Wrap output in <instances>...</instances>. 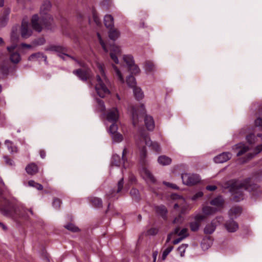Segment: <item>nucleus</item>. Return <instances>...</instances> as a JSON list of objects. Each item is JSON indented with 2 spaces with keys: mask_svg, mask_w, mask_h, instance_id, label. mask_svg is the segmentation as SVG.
<instances>
[{
  "mask_svg": "<svg viewBox=\"0 0 262 262\" xmlns=\"http://www.w3.org/2000/svg\"><path fill=\"white\" fill-rule=\"evenodd\" d=\"M0 212L4 216L10 217L15 222H18L21 219H28L26 210L14 200L4 198L0 205Z\"/></svg>",
  "mask_w": 262,
  "mask_h": 262,
  "instance_id": "obj_1",
  "label": "nucleus"
},
{
  "mask_svg": "<svg viewBox=\"0 0 262 262\" xmlns=\"http://www.w3.org/2000/svg\"><path fill=\"white\" fill-rule=\"evenodd\" d=\"M32 28L38 33L42 30V26L48 30H53L56 28L54 18L51 14L42 15L39 17L38 14H34L31 18Z\"/></svg>",
  "mask_w": 262,
  "mask_h": 262,
  "instance_id": "obj_2",
  "label": "nucleus"
},
{
  "mask_svg": "<svg viewBox=\"0 0 262 262\" xmlns=\"http://www.w3.org/2000/svg\"><path fill=\"white\" fill-rule=\"evenodd\" d=\"M249 179H245L243 182L236 180H232L229 182L228 188L231 193L232 197L231 200L235 202H239L244 199L245 195L243 189L245 190L247 183H248Z\"/></svg>",
  "mask_w": 262,
  "mask_h": 262,
  "instance_id": "obj_3",
  "label": "nucleus"
},
{
  "mask_svg": "<svg viewBox=\"0 0 262 262\" xmlns=\"http://www.w3.org/2000/svg\"><path fill=\"white\" fill-rule=\"evenodd\" d=\"M130 113L133 124L134 126L136 125L139 121V117L140 116H144V122L146 128L150 131L153 130L155 128V122L153 118L146 114V110L143 104L140 105V112L139 115L138 111L135 106H130Z\"/></svg>",
  "mask_w": 262,
  "mask_h": 262,
  "instance_id": "obj_4",
  "label": "nucleus"
},
{
  "mask_svg": "<svg viewBox=\"0 0 262 262\" xmlns=\"http://www.w3.org/2000/svg\"><path fill=\"white\" fill-rule=\"evenodd\" d=\"M245 190H247L250 193L251 198L254 201L262 198V188L256 184L249 185L248 183H247Z\"/></svg>",
  "mask_w": 262,
  "mask_h": 262,
  "instance_id": "obj_5",
  "label": "nucleus"
},
{
  "mask_svg": "<svg viewBox=\"0 0 262 262\" xmlns=\"http://www.w3.org/2000/svg\"><path fill=\"white\" fill-rule=\"evenodd\" d=\"M181 178L183 183L187 186H193L199 183L201 181L200 176L197 174L184 173L182 174Z\"/></svg>",
  "mask_w": 262,
  "mask_h": 262,
  "instance_id": "obj_6",
  "label": "nucleus"
},
{
  "mask_svg": "<svg viewBox=\"0 0 262 262\" xmlns=\"http://www.w3.org/2000/svg\"><path fill=\"white\" fill-rule=\"evenodd\" d=\"M98 83L95 85V90L98 95L101 98H104L106 94L110 93V90L103 83L100 76L99 75L96 76Z\"/></svg>",
  "mask_w": 262,
  "mask_h": 262,
  "instance_id": "obj_7",
  "label": "nucleus"
},
{
  "mask_svg": "<svg viewBox=\"0 0 262 262\" xmlns=\"http://www.w3.org/2000/svg\"><path fill=\"white\" fill-rule=\"evenodd\" d=\"M205 219V216L204 215L200 214L196 215L189 223L190 230L192 232H197L199 231L202 223Z\"/></svg>",
  "mask_w": 262,
  "mask_h": 262,
  "instance_id": "obj_8",
  "label": "nucleus"
},
{
  "mask_svg": "<svg viewBox=\"0 0 262 262\" xmlns=\"http://www.w3.org/2000/svg\"><path fill=\"white\" fill-rule=\"evenodd\" d=\"M91 70L90 68L84 69H78L73 71V74L76 75L80 80L85 82L89 80L91 77Z\"/></svg>",
  "mask_w": 262,
  "mask_h": 262,
  "instance_id": "obj_9",
  "label": "nucleus"
},
{
  "mask_svg": "<svg viewBox=\"0 0 262 262\" xmlns=\"http://www.w3.org/2000/svg\"><path fill=\"white\" fill-rule=\"evenodd\" d=\"M125 152L126 149L124 148L122 151V158L116 154H113L111 159L110 166L120 167L122 163L124 164L125 161H127V158L124 157Z\"/></svg>",
  "mask_w": 262,
  "mask_h": 262,
  "instance_id": "obj_10",
  "label": "nucleus"
},
{
  "mask_svg": "<svg viewBox=\"0 0 262 262\" xmlns=\"http://www.w3.org/2000/svg\"><path fill=\"white\" fill-rule=\"evenodd\" d=\"M106 120L110 122H117L119 118V111L117 107L108 110L106 114Z\"/></svg>",
  "mask_w": 262,
  "mask_h": 262,
  "instance_id": "obj_11",
  "label": "nucleus"
},
{
  "mask_svg": "<svg viewBox=\"0 0 262 262\" xmlns=\"http://www.w3.org/2000/svg\"><path fill=\"white\" fill-rule=\"evenodd\" d=\"M224 226L227 231L230 233L236 232L239 228L238 223L234 220L233 217H230L229 220L225 223Z\"/></svg>",
  "mask_w": 262,
  "mask_h": 262,
  "instance_id": "obj_12",
  "label": "nucleus"
},
{
  "mask_svg": "<svg viewBox=\"0 0 262 262\" xmlns=\"http://www.w3.org/2000/svg\"><path fill=\"white\" fill-rule=\"evenodd\" d=\"M19 30L20 31L21 36L23 38L27 39L32 34V31L29 29L28 22L23 21Z\"/></svg>",
  "mask_w": 262,
  "mask_h": 262,
  "instance_id": "obj_13",
  "label": "nucleus"
},
{
  "mask_svg": "<svg viewBox=\"0 0 262 262\" xmlns=\"http://www.w3.org/2000/svg\"><path fill=\"white\" fill-rule=\"evenodd\" d=\"M45 51L55 52L57 53V55L61 54L65 55L66 52H68V49L62 46L52 45L47 47Z\"/></svg>",
  "mask_w": 262,
  "mask_h": 262,
  "instance_id": "obj_14",
  "label": "nucleus"
},
{
  "mask_svg": "<svg viewBox=\"0 0 262 262\" xmlns=\"http://www.w3.org/2000/svg\"><path fill=\"white\" fill-rule=\"evenodd\" d=\"M232 154L230 152H223L214 158L216 163H223L227 162L231 158Z\"/></svg>",
  "mask_w": 262,
  "mask_h": 262,
  "instance_id": "obj_15",
  "label": "nucleus"
},
{
  "mask_svg": "<svg viewBox=\"0 0 262 262\" xmlns=\"http://www.w3.org/2000/svg\"><path fill=\"white\" fill-rule=\"evenodd\" d=\"M124 186V179L122 178L117 183V189L115 190L114 189H112L106 194V196L108 199H111L114 197L116 193H118L122 190Z\"/></svg>",
  "mask_w": 262,
  "mask_h": 262,
  "instance_id": "obj_16",
  "label": "nucleus"
},
{
  "mask_svg": "<svg viewBox=\"0 0 262 262\" xmlns=\"http://www.w3.org/2000/svg\"><path fill=\"white\" fill-rule=\"evenodd\" d=\"M10 9L6 8L3 14L0 16V28H4L6 26L9 20V14Z\"/></svg>",
  "mask_w": 262,
  "mask_h": 262,
  "instance_id": "obj_17",
  "label": "nucleus"
},
{
  "mask_svg": "<svg viewBox=\"0 0 262 262\" xmlns=\"http://www.w3.org/2000/svg\"><path fill=\"white\" fill-rule=\"evenodd\" d=\"M156 213L160 216L164 220L167 219L168 210L164 205L156 206L155 207Z\"/></svg>",
  "mask_w": 262,
  "mask_h": 262,
  "instance_id": "obj_18",
  "label": "nucleus"
},
{
  "mask_svg": "<svg viewBox=\"0 0 262 262\" xmlns=\"http://www.w3.org/2000/svg\"><path fill=\"white\" fill-rule=\"evenodd\" d=\"M233 149L236 152V156L239 157L246 152L249 147L243 143H239L234 145Z\"/></svg>",
  "mask_w": 262,
  "mask_h": 262,
  "instance_id": "obj_19",
  "label": "nucleus"
},
{
  "mask_svg": "<svg viewBox=\"0 0 262 262\" xmlns=\"http://www.w3.org/2000/svg\"><path fill=\"white\" fill-rule=\"evenodd\" d=\"M19 29L20 27L18 24H16L12 27L11 32V40L12 41L16 42L18 41Z\"/></svg>",
  "mask_w": 262,
  "mask_h": 262,
  "instance_id": "obj_20",
  "label": "nucleus"
},
{
  "mask_svg": "<svg viewBox=\"0 0 262 262\" xmlns=\"http://www.w3.org/2000/svg\"><path fill=\"white\" fill-rule=\"evenodd\" d=\"M242 207L241 206H233L228 211L229 216L230 218L233 217V219H236L238 215L242 213Z\"/></svg>",
  "mask_w": 262,
  "mask_h": 262,
  "instance_id": "obj_21",
  "label": "nucleus"
},
{
  "mask_svg": "<svg viewBox=\"0 0 262 262\" xmlns=\"http://www.w3.org/2000/svg\"><path fill=\"white\" fill-rule=\"evenodd\" d=\"M52 4L49 1H45L41 5L40 8V15L49 14V11L50 10Z\"/></svg>",
  "mask_w": 262,
  "mask_h": 262,
  "instance_id": "obj_22",
  "label": "nucleus"
},
{
  "mask_svg": "<svg viewBox=\"0 0 262 262\" xmlns=\"http://www.w3.org/2000/svg\"><path fill=\"white\" fill-rule=\"evenodd\" d=\"M40 58H43V61L46 64H48L47 56L42 52H36L32 54L28 57V60H33L34 59H39Z\"/></svg>",
  "mask_w": 262,
  "mask_h": 262,
  "instance_id": "obj_23",
  "label": "nucleus"
},
{
  "mask_svg": "<svg viewBox=\"0 0 262 262\" xmlns=\"http://www.w3.org/2000/svg\"><path fill=\"white\" fill-rule=\"evenodd\" d=\"M217 225L215 220H212L210 224H207L204 229V232L206 234H211L215 230Z\"/></svg>",
  "mask_w": 262,
  "mask_h": 262,
  "instance_id": "obj_24",
  "label": "nucleus"
},
{
  "mask_svg": "<svg viewBox=\"0 0 262 262\" xmlns=\"http://www.w3.org/2000/svg\"><path fill=\"white\" fill-rule=\"evenodd\" d=\"M26 172L30 175H34L38 172V167L34 163H31L26 167Z\"/></svg>",
  "mask_w": 262,
  "mask_h": 262,
  "instance_id": "obj_25",
  "label": "nucleus"
},
{
  "mask_svg": "<svg viewBox=\"0 0 262 262\" xmlns=\"http://www.w3.org/2000/svg\"><path fill=\"white\" fill-rule=\"evenodd\" d=\"M109 29L108 37L110 39L115 41L120 37V32L118 30L114 28Z\"/></svg>",
  "mask_w": 262,
  "mask_h": 262,
  "instance_id": "obj_26",
  "label": "nucleus"
},
{
  "mask_svg": "<svg viewBox=\"0 0 262 262\" xmlns=\"http://www.w3.org/2000/svg\"><path fill=\"white\" fill-rule=\"evenodd\" d=\"M171 162V159L165 155L160 156L158 158V162L162 166L169 165Z\"/></svg>",
  "mask_w": 262,
  "mask_h": 262,
  "instance_id": "obj_27",
  "label": "nucleus"
},
{
  "mask_svg": "<svg viewBox=\"0 0 262 262\" xmlns=\"http://www.w3.org/2000/svg\"><path fill=\"white\" fill-rule=\"evenodd\" d=\"M104 24L106 28L111 29L114 27V18L111 15L107 14L104 17Z\"/></svg>",
  "mask_w": 262,
  "mask_h": 262,
  "instance_id": "obj_28",
  "label": "nucleus"
},
{
  "mask_svg": "<svg viewBox=\"0 0 262 262\" xmlns=\"http://www.w3.org/2000/svg\"><path fill=\"white\" fill-rule=\"evenodd\" d=\"M155 68V66L152 61L147 60L145 62L144 69L147 74L154 72Z\"/></svg>",
  "mask_w": 262,
  "mask_h": 262,
  "instance_id": "obj_29",
  "label": "nucleus"
},
{
  "mask_svg": "<svg viewBox=\"0 0 262 262\" xmlns=\"http://www.w3.org/2000/svg\"><path fill=\"white\" fill-rule=\"evenodd\" d=\"M133 92L136 100L139 101L143 98L144 93L140 88L137 86L133 88Z\"/></svg>",
  "mask_w": 262,
  "mask_h": 262,
  "instance_id": "obj_30",
  "label": "nucleus"
},
{
  "mask_svg": "<svg viewBox=\"0 0 262 262\" xmlns=\"http://www.w3.org/2000/svg\"><path fill=\"white\" fill-rule=\"evenodd\" d=\"M224 200L221 196H217L210 201V204L218 207H222L224 205Z\"/></svg>",
  "mask_w": 262,
  "mask_h": 262,
  "instance_id": "obj_31",
  "label": "nucleus"
},
{
  "mask_svg": "<svg viewBox=\"0 0 262 262\" xmlns=\"http://www.w3.org/2000/svg\"><path fill=\"white\" fill-rule=\"evenodd\" d=\"M9 58L10 61L15 64L18 63L21 60L20 55L19 53L17 52L11 53Z\"/></svg>",
  "mask_w": 262,
  "mask_h": 262,
  "instance_id": "obj_32",
  "label": "nucleus"
},
{
  "mask_svg": "<svg viewBox=\"0 0 262 262\" xmlns=\"http://www.w3.org/2000/svg\"><path fill=\"white\" fill-rule=\"evenodd\" d=\"M217 211L216 208L211 206H205L203 208V213L207 215L215 214Z\"/></svg>",
  "mask_w": 262,
  "mask_h": 262,
  "instance_id": "obj_33",
  "label": "nucleus"
},
{
  "mask_svg": "<svg viewBox=\"0 0 262 262\" xmlns=\"http://www.w3.org/2000/svg\"><path fill=\"white\" fill-rule=\"evenodd\" d=\"M5 144L11 153L17 152L18 151L17 147L14 145L13 142L9 140L5 141Z\"/></svg>",
  "mask_w": 262,
  "mask_h": 262,
  "instance_id": "obj_34",
  "label": "nucleus"
},
{
  "mask_svg": "<svg viewBox=\"0 0 262 262\" xmlns=\"http://www.w3.org/2000/svg\"><path fill=\"white\" fill-rule=\"evenodd\" d=\"M262 151V144L257 146L255 148V152L254 153H248L246 155V160L244 161V162H247L251 159H252L256 154L259 153Z\"/></svg>",
  "mask_w": 262,
  "mask_h": 262,
  "instance_id": "obj_35",
  "label": "nucleus"
},
{
  "mask_svg": "<svg viewBox=\"0 0 262 262\" xmlns=\"http://www.w3.org/2000/svg\"><path fill=\"white\" fill-rule=\"evenodd\" d=\"M126 82L127 85L130 88L136 86V81L135 77L132 75H129L126 77Z\"/></svg>",
  "mask_w": 262,
  "mask_h": 262,
  "instance_id": "obj_36",
  "label": "nucleus"
},
{
  "mask_svg": "<svg viewBox=\"0 0 262 262\" xmlns=\"http://www.w3.org/2000/svg\"><path fill=\"white\" fill-rule=\"evenodd\" d=\"M91 202L92 205L96 208H100L102 207V201L101 199L99 198H93L91 200Z\"/></svg>",
  "mask_w": 262,
  "mask_h": 262,
  "instance_id": "obj_37",
  "label": "nucleus"
},
{
  "mask_svg": "<svg viewBox=\"0 0 262 262\" xmlns=\"http://www.w3.org/2000/svg\"><path fill=\"white\" fill-rule=\"evenodd\" d=\"M127 69L130 72V75H136L137 74H139L141 72V70L139 67L135 63L132 65V66L128 67Z\"/></svg>",
  "mask_w": 262,
  "mask_h": 262,
  "instance_id": "obj_38",
  "label": "nucleus"
},
{
  "mask_svg": "<svg viewBox=\"0 0 262 262\" xmlns=\"http://www.w3.org/2000/svg\"><path fill=\"white\" fill-rule=\"evenodd\" d=\"M123 60L126 63L127 68L135 63L133 56L131 55H126L123 56Z\"/></svg>",
  "mask_w": 262,
  "mask_h": 262,
  "instance_id": "obj_39",
  "label": "nucleus"
},
{
  "mask_svg": "<svg viewBox=\"0 0 262 262\" xmlns=\"http://www.w3.org/2000/svg\"><path fill=\"white\" fill-rule=\"evenodd\" d=\"M46 42V39L43 37H38L32 41V45L34 47L43 45Z\"/></svg>",
  "mask_w": 262,
  "mask_h": 262,
  "instance_id": "obj_40",
  "label": "nucleus"
},
{
  "mask_svg": "<svg viewBox=\"0 0 262 262\" xmlns=\"http://www.w3.org/2000/svg\"><path fill=\"white\" fill-rule=\"evenodd\" d=\"M64 227L72 232H78L80 231V229L78 227L70 223L64 225Z\"/></svg>",
  "mask_w": 262,
  "mask_h": 262,
  "instance_id": "obj_41",
  "label": "nucleus"
},
{
  "mask_svg": "<svg viewBox=\"0 0 262 262\" xmlns=\"http://www.w3.org/2000/svg\"><path fill=\"white\" fill-rule=\"evenodd\" d=\"M147 156V149L146 146H143L140 149V158L141 162L144 163Z\"/></svg>",
  "mask_w": 262,
  "mask_h": 262,
  "instance_id": "obj_42",
  "label": "nucleus"
},
{
  "mask_svg": "<svg viewBox=\"0 0 262 262\" xmlns=\"http://www.w3.org/2000/svg\"><path fill=\"white\" fill-rule=\"evenodd\" d=\"M130 194L136 201H139L140 199L139 190L135 188H133L130 190Z\"/></svg>",
  "mask_w": 262,
  "mask_h": 262,
  "instance_id": "obj_43",
  "label": "nucleus"
},
{
  "mask_svg": "<svg viewBox=\"0 0 262 262\" xmlns=\"http://www.w3.org/2000/svg\"><path fill=\"white\" fill-rule=\"evenodd\" d=\"M0 73L4 76H8L9 74V67L5 64H1L0 66Z\"/></svg>",
  "mask_w": 262,
  "mask_h": 262,
  "instance_id": "obj_44",
  "label": "nucleus"
},
{
  "mask_svg": "<svg viewBox=\"0 0 262 262\" xmlns=\"http://www.w3.org/2000/svg\"><path fill=\"white\" fill-rule=\"evenodd\" d=\"M112 140L114 142H120L123 140V137L118 132L114 133V134H111Z\"/></svg>",
  "mask_w": 262,
  "mask_h": 262,
  "instance_id": "obj_45",
  "label": "nucleus"
},
{
  "mask_svg": "<svg viewBox=\"0 0 262 262\" xmlns=\"http://www.w3.org/2000/svg\"><path fill=\"white\" fill-rule=\"evenodd\" d=\"M28 185L30 186L36 188L37 190H41L43 189V186L41 184L35 182L33 180H30L28 182Z\"/></svg>",
  "mask_w": 262,
  "mask_h": 262,
  "instance_id": "obj_46",
  "label": "nucleus"
},
{
  "mask_svg": "<svg viewBox=\"0 0 262 262\" xmlns=\"http://www.w3.org/2000/svg\"><path fill=\"white\" fill-rule=\"evenodd\" d=\"M116 122H112V124L109 127L108 131L110 134H114V133L118 132V128Z\"/></svg>",
  "mask_w": 262,
  "mask_h": 262,
  "instance_id": "obj_47",
  "label": "nucleus"
},
{
  "mask_svg": "<svg viewBox=\"0 0 262 262\" xmlns=\"http://www.w3.org/2000/svg\"><path fill=\"white\" fill-rule=\"evenodd\" d=\"M96 101L98 104L99 111L101 112H104L105 111V106L104 101L99 98H96Z\"/></svg>",
  "mask_w": 262,
  "mask_h": 262,
  "instance_id": "obj_48",
  "label": "nucleus"
},
{
  "mask_svg": "<svg viewBox=\"0 0 262 262\" xmlns=\"http://www.w3.org/2000/svg\"><path fill=\"white\" fill-rule=\"evenodd\" d=\"M111 48V52H113L116 54H121V50L119 46L115 45L114 43L113 44H110Z\"/></svg>",
  "mask_w": 262,
  "mask_h": 262,
  "instance_id": "obj_49",
  "label": "nucleus"
},
{
  "mask_svg": "<svg viewBox=\"0 0 262 262\" xmlns=\"http://www.w3.org/2000/svg\"><path fill=\"white\" fill-rule=\"evenodd\" d=\"M173 249V246H170L164 250V251L163 252L162 255V260H165L166 259L167 256L172 250Z\"/></svg>",
  "mask_w": 262,
  "mask_h": 262,
  "instance_id": "obj_50",
  "label": "nucleus"
},
{
  "mask_svg": "<svg viewBox=\"0 0 262 262\" xmlns=\"http://www.w3.org/2000/svg\"><path fill=\"white\" fill-rule=\"evenodd\" d=\"M62 203V202L60 199L55 198L53 199V201L52 203V205L53 207H54L56 209H59L61 206V204Z\"/></svg>",
  "mask_w": 262,
  "mask_h": 262,
  "instance_id": "obj_51",
  "label": "nucleus"
},
{
  "mask_svg": "<svg viewBox=\"0 0 262 262\" xmlns=\"http://www.w3.org/2000/svg\"><path fill=\"white\" fill-rule=\"evenodd\" d=\"M187 244H182L181 246H180L178 249L177 250L178 252H180L181 256H183L184 255V253L185 252V250L186 248L188 247Z\"/></svg>",
  "mask_w": 262,
  "mask_h": 262,
  "instance_id": "obj_52",
  "label": "nucleus"
},
{
  "mask_svg": "<svg viewBox=\"0 0 262 262\" xmlns=\"http://www.w3.org/2000/svg\"><path fill=\"white\" fill-rule=\"evenodd\" d=\"M159 232L158 229L157 228H151L147 231V234L148 235H156Z\"/></svg>",
  "mask_w": 262,
  "mask_h": 262,
  "instance_id": "obj_53",
  "label": "nucleus"
},
{
  "mask_svg": "<svg viewBox=\"0 0 262 262\" xmlns=\"http://www.w3.org/2000/svg\"><path fill=\"white\" fill-rule=\"evenodd\" d=\"M246 140L248 143L252 144L254 142L255 136L253 134H250L246 136Z\"/></svg>",
  "mask_w": 262,
  "mask_h": 262,
  "instance_id": "obj_54",
  "label": "nucleus"
},
{
  "mask_svg": "<svg viewBox=\"0 0 262 262\" xmlns=\"http://www.w3.org/2000/svg\"><path fill=\"white\" fill-rule=\"evenodd\" d=\"M152 148L156 152L159 153L161 151V147L157 142H152L151 143Z\"/></svg>",
  "mask_w": 262,
  "mask_h": 262,
  "instance_id": "obj_55",
  "label": "nucleus"
},
{
  "mask_svg": "<svg viewBox=\"0 0 262 262\" xmlns=\"http://www.w3.org/2000/svg\"><path fill=\"white\" fill-rule=\"evenodd\" d=\"M117 55L118 54L114 53L112 52H111L110 53V55L111 58L114 61V62L116 64H118L119 63V60H118V57H117Z\"/></svg>",
  "mask_w": 262,
  "mask_h": 262,
  "instance_id": "obj_56",
  "label": "nucleus"
},
{
  "mask_svg": "<svg viewBox=\"0 0 262 262\" xmlns=\"http://www.w3.org/2000/svg\"><path fill=\"white\" fill-rule=\"evenodd\" d=\"M145 174L147 177L151 181V182L152 183H155L156 182V179L149 171H146L145 172Z\"/></svg>",
  "mask_w": 262,
  "mask_h": 262,
  "instance_id": "obj_57",
  "label": "nucleus"
},
{
  "mask_svg": "<svg viewBox=\"0 0 262 262\" xmlns=\"http://www.w3.org/2000/svg\"><path fill=\"white\" fill-rule=\"evenodd\" d=\"M163 183L166 186H168V187L171 188L172 189H176V190H178L179 189V187L174 184H172V183H170L169 182H164Z\"/></svg>",
  "mask_w": 262,
  "mask_h": 262,
  "instance_id": "obj_58",
  "label": "nucleus"
},
{
  "mask_svg": "<svg viewBox=\"0 0 262 262\" xmlns=\"http://www.w3.org/2000/svg\"><path fill=\"white\" fill-rule=\"evenodd\" d=\"M110 1V0H103L100 3L101 7H102L103 8L107 9L109 7Z\"/></svg>",
  "mask_w": 262,
  "mask_h": 262,
  "instance_id": "obj_59",
  "label": "nucleus"
},
{
  "mask_svg": "<svg viewBox=\"0 0 262 262\" xmlns=\"http://www.w3.org/2000/svg\"><path fill=\"white\" fill-rule=\"evenodd\" d=\"M3 158L6 164L9 165H13L14 164L13 160L9 158L8 156H4Z\"/></svg>",
  "mask_w": 262,
  "mask_h": 262,
  "instance_id": "obj_60",
  "label": "nucleus"
},
{
  "mask_svg": "<svg viewBox=\"0 0 262 262\" xmlns=\"http://www.w3.org/2000/svg\"><path fill=\"white\" fill-rule=\"evenodd\" d=\"M187 237V235H184V236H180V237L173 240L172 241V244L173 245H177L178 244H179L182 240H183V239L186 238Z\"/></svg>",
  "mask_w": 262,
  "mask_h": 262,
  "instance_id": "obj_61",
  "label": "nucleus"
},
{
  "mask_svg": "<svg viewBox=\"0 0 262 262\" xmlns=\"http://www.w3.org/2000/svg\"><path fill=\"white\" fill-rule=\"evenodd\" d=\"M76 63H77L80 67L84 68L83 69L89 68L87 64L83 61H80L77 59Z\"/></svg>",
  "mask_w": 262,
  "mask_h": 262,
  "instance_id": "obj_62",
  "label": "nucleus"
},
{
  "mask_svg": "<svg viewBox=\"0 0 262 262\" xmlns=\"http://www.w3.org/2000/svg\"><path fill=\"white\" fill-rule=\"evenodd\" d=\"M203 192L202 191H199L198 192H196L192 197V200H197L198 198H200L202 196H203Z\"/></svg>",
  "mask_w": 262,
  "mask_h": 262,
  "instance_id": "obj_63",
  "label": "nucleus"
},
{
  "mask_svg": "<svg viewBox=\"0 0 262 262\" xmlns=\"http://www.w3.org/2000/svg\"><path fill=\"white\" fill-rule=\"evenodd\" d=\"M255 125L256 126H259L262 127V118L260 117H258L255 120Z\"/></svg>",
  "mask_w": 262,
  "mask_h": 262,
  "instance_id": "obj_64",
  "label": "nucleus"
}]
</instances>
